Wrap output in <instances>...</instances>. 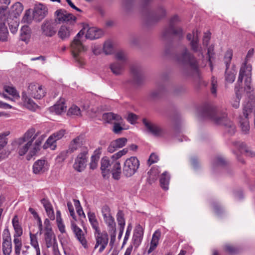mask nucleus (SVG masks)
<instances>
[{
  "label": "nucleus",
  "instance_id": "nucleus-1",
  "mask_svg": "<svg viewBox=\"0 0 255 255\" xmlns=\"http://www.w3.org/2000/svg\"><path fill=\"white\" fill-rule=\"evenodd\" d=\"M203 117L208 119L217 125H223L227 128L228 132L231 134L236 131L235 125L229 120L225 111H222L210 106L203 108L202 111Z\"/></svg>",
  "mask_w": 255,
  "mask_h": 255
},
{
  "label": "nucleus",
  "instance_id": "nucleus-2",
  "mask_svg": "<svg viewBox=\"0 0 255 255\" xmlns=\"http://www.w3.org/2000/svg\"><path fill=\"white\" fill-rule=\"evenodd\" d=\"M40 132H35L34 128H30L28 129L23 136L19 138L15 141L17 145V151L20 155H24L28 150L29 152L33 147V142L39 135Z\"/></svg>",
  "mask_w": 255,
  "mask_h": 255
},
{
  "label": "nucleus",
  "instance_id": "nucleus-3",
  "mask_svg": "<svg viewBox=\"0 0 255 255\" xmlns=\"http://www.w3.org/2000/svg\"><path fill=\"white\" fill-rule=\"evenodd\" d=\"M86 30V27L81 29L75 36L70 45L73 58L80 66L84 64L81 53L87 50V48L83 45L82 41L83 38V36L85 34Z\"/></svg>",
  "mask_w": 255,
  "mask_h": 255
},
{
  "label": "nucleus",
  "instance_id": "nucleus-4",
  "mask_svg": "<svg viewBox=\"0 0 255 255\" xmlns=\"http://www.w3.org/2000/svg\"><path fill=\"white\" fill-rule=\"evenodd\" d=\"M255 107V100L247 102L244 105L243 114L239 117V124L242 131L244 134H248L250 129L249 115L252 113Z\"/></svg>",
  "mask_w": 255,
  "mask_h": 255
},
{
  "label": "nucleus",
  "instance_id": "nucleus-5",
  "mask_svg": "<svg viewBox=\"0 0 255 255\" xmlns=\"http://www.w3.org/2000/svg\"><path fill=\"white\" fill-rule=\"evenodd\" d=\"M175 59L178 63L189 68L194 72L198 73L199 65L197 60L186 47L184 48L181 54L176 55Z\"/></svg>",
  "mask_w": 255,
  "mask_h": 255
},
{
  "label": "nucleus",
  "instance_id": "nucleus-6",
  "mask_svg": "<svg viewBox=\"0 0 255 255\" xmlns=\"http://www.w3.org/2000/svg\"><path fill=\"white\" fill-rule=\"evenodd\" d=\"M180 21L179 17L175 15L172 16L169 23L168 27H166L162 32V36L164 38H167L171 35H176L179 37H182L183 32L181 27L177 25Z\"/></svg>",
  "mask_w": 255,
  "mask_h": 255
},
{
  "label": "nucleus",
  "instance_id": "nucleus-7",
  "mask_svg": "<svg viewBox=\"0 0 255 255\" xmlns=\"http://www.w3.org/2000/svg\"><path fill=\"white\" fill-rule=\"evenodd\" d=\"M252 66L251 64L244 61L241 65L237 82L239 84L242 83L243 79H245V84L249 89H251L252 82Z\"/></svg>",
  "mask_w": 255,
  "mask_h": 255
},
{
  "label": "nucleus",
  "instance_id": "nucleus-8",
  "mask_svg": "<svg viewBox=\"0 0 255 255\" xmlns=\"http://www.w3.org/2000/svg\"><path fill=\"white\" fill-rule=\"evenodd\" d=\"M58 25L56 20L52 18H46L41 24V34L45 37H51L57 32Z\"/></svg>",
  "mask_w": 255,
  "mask_h": 255
},
{
  "label": "nucleus",
  "instance_id": "nucleus-9",
  "mask_svg": "<svg viewBox=\"0 0 255 255\" xmlns=\"http://www.w3.org/2000/svg\"><path fill=\"white\" fill-rule=\"evenodd\" d=\"M139 166L138 159L135 156H131L125 160L123 173L126 177H131L136 172Z\"/></svg>",
  "mask_w": 255,
  "mask_h": 255
},
{
  "label": "nucleus",
  "instance_id": "nucleus-10",
  "mask_svg": "<svg viewBox=\"0 0 255 255\" xmlns=\"http://www.w3.org/2000/svg\"><path fill=\"white\" fill-rule=\"evenodd\" d=\"M88 160V149L83 147L75 158L73 168L78 172L83 171L86 167Z\"/></svg>",
  "mask_w": 255,
  "mask_h": 255
},
{
  "label": "nucleus",
  "instance_id": "nucleus-11",
  "mask_svg": "<svg viewBox=\"0 0 255 255\" xmlns=\"http://www.w3.org/2000/svg\"><path fill=\"white\" fill-rule=\"evenodd\" d=\"M54 19L58 24L61 23L74 24L77 20L75 16L62 8L57 9L54 12Z\"/></svg>",
  "mask_w": 255,
  "mask_h": 255
},
{
  "label": "nucleus",
  "instance_id": "nucleus-12",
  "mask_svg": "<svg viewBox=\"0 0 255 255\" xmlns=\"http://www.w3.org/2000/svg\"><path fill=\"white\" fill-rule=\"evenodd\" d=\"M101 212L105 224L107 225L109 231L115 234L116 224L114 218L112 216L110 208L107 205L101 208Z\"/></svg>",
  "mask_w": 255,
  "mask_h": 255
},
{
  "label": "nucleus",
  "instance_id": "nucleus-13",
  "mask_svg": "<svg viewBox=\"0 0 255 255\" xmlns=\"http://www.w3.org/2000/svg\"><path fill=\"white\" fill-rule=\"evenodd\" d=\"M187 39L190 41L191 50L194 52H199V56L204 58L203 49L199 45L198 31L193 30L192 33H188Z\"/></svg>",
  "mask_w": 255,
  "mask_h": 255
},
{
  "label": "nucleus",
  "instance_id": "nucleus-14",
  "mask_svg": "<svg viewBox=\"0 0 255 255\" xmlns=\"http://www.w3.org/2000/svg\"><path fill=\"white\" fill-rule=\"evenodd\" d=\"M96 243L94 249H97L100 246L99 252L101 253L105 250L109 241L108 235L106 232H101L99 230L94 233Z\"/></svg>",
  "mask_w": 255,
  "mask_h": 255
},
{
  "label": "nucleus",
  "instance_id": "nucleus-15",
  "mask_svg": "<svg viewBox=\"0 0 255 255\" xmlns=\"http://www.w3.org/2000/svg\"><path fill=\"white\" fill-rule=\"evenodd\" d=\"M28 94L36 99H40L45 95L46 92L43 86L38 83H31L28 87Z\"/></svg>",
  "mask_w": 255,
  "mask_h": 255
},
{
  "label": "nucleus",
  "instance_id": "nucleus-16",
  "mask_svg": "<svg viewBox=\"0 0 255 255\" xmlns=\"http://www.w3.org/2000/svg\"><path fill=\"white\" fill-rule=\"evenodd\" d=\"M142 123L144 125L147 132L155 136H161L164 133L163 129L158 125L154 124L146 119L142 120Z\"/></svg>",
  "mask_w": 255,
  "mask_h": 255
},
{
  "label": "nucleus",
  "instance_id": "nucleus-17",
  "mask_svg": "<svg viewBox=\"0 0 255 255\" xmlns=\"http://www.w3.org/2000/svg\"><path fill=\"white\" fill-rule=\"evenodd\" d=\"M2 252L4 255H10L12 251L10 234L8 228H5L2 233Z\"/></svg>",
  "mask_w": 255,
  "mask_h": 255
},
{
  "label": "nucleus",
  "instance_id": "nucleus-18",
  "mask_svg": "<svg viewBox=\"0 0 255 255\" xmlns=\"http://www.w3.org/2000/svg\"><path fill=\"white\" fill-rule=\"evenodd\" d=\"M225 57L227 58L225 62L226 66V70L225 71V79L227 82L232 83L235 81L236 75V72L235 69H229V67L230 66V62L232 57V53L230 52H228L226 54Z\"/></svg>",
  "mask_w": 255,
  "mask_h": 255
},
{
  "label": "nucleus",
  "instance_id": "nucleus-19",
  "mask_svg": "<svg viewBox=\"0 0 255 255\" xmlns=\"http://www.w3.org/2000/svg\"><path fill=\"white\" fill-rule=\"evenodd\" d=\"M48 14V9L46 6L42 4L39 3L35 5L33 11V18L37 22H40Z\"/></svg>",
  "mask_w": 255,
  "mask_h": 255
},
{
  "label": "nucleus",
  "instance_id": "nucleus-20",
  "mask_svg": "<svg viewBox=\"0 0 255 255\" xmlns=\"http://www.w3.org/2000/svg\"><path fill=\"white\" fill-rule=\"evenodd\" d=\"M130 70L133 76V83L136 86L142 84L144 81V77L141 67L137 65H132L130 68Z\"/></svg>",
  "mask_w": 255,
  "mask_h": 255
},
{
  "label": "nucleus",
  "instance_id": "nucleus-21",
  "mask_svg": "<svg viewBox=\"0 0 255 255\" xmlns=\"http://www.w3.org/2000/svg\"><path fill=\"white\" fill-rule=\"evenodd\" d=\"M71 229L74 233L76 239L82 244L84 248H87V242L83 231L76 225L74 221H71Z\"/></svg>",
  "mask_w": 255,
  "mask_h": 255
},
{
  "label": "nucleus",
  "instance_id": "nucleus-22",
  "mask_svg": "<svg viewBox=\"0 0 255 255\" xmlns=\"http://www.w3.org/2000/svg\"><path fill=\"white\" fill-rule=\"evenodd\" d=\"M83 147H87L83 145V138L81 136H78L73 139L70 142L68 151L71 153H73L78 150L81 151Z\"/></svg>",
  "mask_w": 255,
  "mask_h": 255
},
{
  "label": "nucleus",
  "instance_id": "nucleus-23",
  "mask_svg": "<svg viewBox=\"0 0 255 255\" xmlns=\"http://www.w3.org/2000/svg\"><path fill=\"white\" fill-rule=\"evenodd\" d=\"M128 141L126 137H121L111 142L108 147V151L110 153H113L118 149L122 148L126 145Z\"/></svg>",
  "mask_w": 255,
  "mask_h": 255
},
{
  "label": "nucleus",
  "instance_id": "nucleus-24",
  "mask_svg": "<svg viewBox=\"0 0 255 255\" xmlns=\"http://www.w3.org/2000/svg\"><path fill=\"white\" fill-rule=\"evenodd\" d=\"M166 91L164 86H161L157 89L151 90L148 94V99L149 101H156L162 98Z\"/></svg>",
  "mask_w": 255,
  "mask_h": 255
},
{
  "label": "nucleus",
  "instance_id": "nucleus-25",
  "mask_svg": "<svg viewBox=\"0 0 255 255\" xmlns=\"http://www.w3.org/2000/svg\"><path fill=\"white\" fill-rule=\"evenodd\" d=\"M233 145L237 147L240 151L242 153H245L247 156L249 157H254L255 156V153L247 145L243 142L235 141L232 142Z\"/></svg>",
  "mask_w": 255,
  "mask_h": 255
},
{
  "label": "nucleus",
  "instance_id": "nucleus-26",
  "mask_svg": "<svg viewBox=\"0 0 255 255\" xmlns=\"http://www.w3.org/2000/svg\"><path fill=\"white\" fill-rule=\"evenodd\" d=\"M143 236V229L140 225L137 226L134 230L132 237V242L135 248L138 247L140 245Z\"/></svg>",
  "mask_w": 255,
  "mask_h": 255
},
{
  "label": "nucleus",
  "instance_id": "nucleus-27",
  "mask_svg": "<svg viewBox=\"0 0 255 255\" xmlns=\"http://www.w3.org/2000/svg\"><path fill=\"white\" fill-rule=\"evenodd\" d=\"M103 32L101 30L96 27H90L86 30V38L91 40L97 39L102 35Z\"/></svg>",
  "mask_w": 255,
  "mask_h": 255
},
{
  "label": "nucleus",
  "instance_id": "nucleus-28",
  "mask_svg": "<svg viewBox=\"0 0 255 255\" xmlns=\"http://www.w3.org/2000/svg\"><path fill=\"white\" fill-rule=\"evenodd\" d=\"M47 170L46 161L44 160H38L33 165V171L35 174H41Z\"/></svg>",
  "mask_w": 255,
  "mask_h": 255
},
{
  "label": "nucleus",
  "instance_id": "nucleus-29",
  "mask_svg": "<svg viewBox=\"0 0 255 255\" xmlns=\"http://www.w3.org/2000/svg\"><path fill=\"white\" fill-rule=\"evenodd\" d=\"M112 166L111 172L113 177L116 180H119L120 178L121 171V166L119 161L113 160L111 163Z\"/></svg>",
  "mask_w": 255,
  "mask_h": 255
},
{
  "label": "nucleus",
  "instance_id": "nucleus-30",
  "mask_svg": "<svg viewBox=\"0 0 255 255\" xmlns=\"http://www.w3.org/2000/svg\"><path fill=\"white\" fill-rule=\"evenodd\" d=\"M44 238L46 247L47 248L51 247L53 243L56 241V239L51 228H48L47 227L46 228Z\"/></svg>",
  "mask_w": 255,
  "mask_h": 255
},
{
  "label": "nucleus",
  "instance_id": "nucleus-31",
  "mask_svg": "<svg viewBox=\"0 0 255 255\" xmlns=\"http://www.w3.org/2000/svg\"><path fill=\"white\" fill-rule=\"evenodd\" d=\"M125 64L115 61L111 63L110 65V68L113 73L116 75L122 74L124 71Z\"/></svg>",
  "mask_w": 255,
  "mask_h": 255
},
{
  "label": "nucleus",
  "instance_id": "nucleus-32",
  "mask_svg": "<svg viewBox=\"0 0 255 255\" xmlns=\"http://www.w3.org/2000/svg\"><path fill=\"white\" fill-rule=\"evenodd\" d=\"M103 119L108 123H112L113 121L120 122L123 120L122 117L112 112L104 113L102 116Z\"/></svg>",
  "mask_w": 255,
  "mask_h": 255
},
{
  "label": "nucleus",
  "instance_id": "nucleus-33",
  "mask_svg": "<svg viewBox=\"0 0 255 255\" xmlns=\"http://www.w3.org/2000/svg\"><path fill=\"white\" fill-rule=\"evenodd\" d=\"M160 236V231L159 230H156L152 237V239L150 242V248L148 250V254L152 252L156 249L158 244Z\"/></svg>",
  "mask_w": 255,
  "mask_h": 255
},
{
  "label": "nucleus",
  "instance_id": "nucleus-34",
  "mask_svg": "<svg viewBox=\"0 0 255 255\" xmlns=\"http://www.w3.org/2000/svg\"><path fill=\"white\" fill-rule=\"evenodd\" d=\"M166 11L163 6H159L149 16L150 18L153 21H158L165 16Z\"/></svg>",
  "mask_w": 255,
  "mask_h": 255
},
{
  "label": "nucleus",
  "instance_id": "nucleus-35",
  "mask_svg": "<svg viewBox=\"0 0 255 255\" xmlns=\"http://www.w3.org/2000/svg\"><path fill=\"white\" fill-rule=\"evenodd\" d=\"M71 29L66 25H62L58 31V35L62 40L68 39L71 34Z\"/></svg>",
  "mask_w": 255,
  "mask_h": 255
},
{
  "label": "nucleus",
  "instance_id": "nucleus-36",
  "mask_svg": "<svg viewBox=\"0 0 255 255\" xmlns=\"http://www.w3.org/2000/svg\"><path fill=\"white\" fill-rule=\"evenodd\" d=\"M30 37V29L27 25H23L21 28L20 39L27 43Z\"/></svg>",
  "mask_w": 255,
  "mask_h": 255
},
{
  "label": "nucleus",
  "instance_id": "nucleus-37",
  "mask_svg": "<svg viewBox=\"0 0 255 255\" xmlns=\"http://www.w3.org/2000/svg\"><path fill=\"white\" fill-rule=\"evenodd\" d=\"M87 216L93 229H94L95 232L100 230L99 227V223L96 218L95 214L93 212H89L87 213Z\"/></svg>",
  "mask_w": 255,
  "mask_h": 255
},
{
  "label": "nucleus",
  "instance_id": "nucleus-38",
  "mask_svg": "<svg viewBox=\"0 0 255 255\" xmlns=\"http://www.w3.org/2000/svg\"><path fill=\"white\" fill-rule=\"evenodd\" d=\"M170 180V176L167 171L163 172L160 178L161 187L165 190L168 189V184Z\"/></svg>",
  "mask_w": 255,
  "mask_h": 255
},
{
  "label": "nucleus",
  "instance_id": "nucleus-39",
  "mask_svg": "<svg viewBox=\"0 0 255 255\" xmlns=\"http://www.w3.org/2000/svg\"><path fill=\"white\" fill-rule=\"evenodd\" d=\"M12 224L15 232L13 236L20 237L22 235L23 231L16 216L12 219Z\"/></svg>",
  "mask_w": 255,
  "mask_h": 255
},
{
  "label": "nucleus",
  "instance_id": "nucleus-40",
  "mask_svg": "<svg viewBox=\"0 0 255 255\" xmlns=\"http://www.w3.org/2000/svg\"><path fill=\"white\" fill-rule=\"evenodd\" d=\"M66 106L63 102H59L51 108V110L57 115H60L66 111Z\"/></svg>",
  "mask_w": 255,
  "mask_h": 255
},
{
  "label": "nucleus",
  "instance_id": "nucleus-41",
  "mask_svg": "<svg viewBox=\"0 0 255 255\" xmlns=\"http://www.w3.org/2000/svg\"><path fill=\"white\" fill-rule=\"evenodd\" d=\"M8 32L5 23L0 22V40L6 41L8 38Z\"/></svg>",
  "mask_w": 255,
  "mask_h": 255
},
{
  "label": "nucleus",
  "instance_id": "nucleus-42",
  "mask_svg": "<svg viewBox=\"0 0 255 255\" xmlns=\"http://www.w3.org/2000/svg\"><path fill=\"white\" fill-rule=\"evenodd\" d=\"M110 165V161L107 157H104L101 159V169L102 171L103 174H104V173L109 172L110 169H108V168ZM103 176H105V175L103 174Z\"/></svg>",
  "mask_w": 255,
  "mask_h": 255
},
{
  "label": "nucleus",
  "instance_id": "nucleus-43",
  "mask_svg": "<svg viewBox=\"0 0 255 255\" xmlns=\"http://www.w3.org/2000/svg\"><path fill=\"white\" fill-rule=\"evenodd\" d=\"M3 89L5 92L11 95L13 97V99H17L20 97L18 93L13 87L4 86Z\"/></svg>",
  "mask_w": 255,
  "mask_h": 255
},
{
  "label": "nucleus",
  "instance_id": "nucleus-44",
  "mask_svg": "<svg viewBox=\"0 0 255 255\" xmlns=\"http://www.w3.org/2000/svg\"><path fill=\"white\" fill-rule=\"evenodd\" d=\"M22 98L28 108L33 109L37 106L33 100L29 98L25 94L22 93Z\"/></svg>",
  "mask_w": 255,
  "mask_h": 255
},
{
  "label": "nucleus",
  "instance_id": "nucleus-45",
  "mask_svg": "<svg viewBox=\"0 0 255 255\" xmlns=\"http://www.w3.org/2000/svg\"><path fill=\"white\" fill-rule=\"evenodd\" d=\"M115 58L117 60L116 61L125 64L127 60L126 53L122 50L119 51L115 54Z\"/></svg>",
  "mask_w": 255,
  "mask_h": 255
},
{
  "label": "nucleus",
  "instance_id": "nucleus-46",
  "mask_svg": "<svg viewBox=\"0 0 255 255\" xmlns=\"http://www.w3.org/2000/svg\"><path fill=\"white\" fill-rule=\"evenodd\" d=\"M104 52L106 55L111 54L113 52V47L112 43L111 41H106L103 46Z\"/></svg>",
  "mask_w": 255,
  "mask_h": 255
},
{
  "label": "nucleus",
  "instance_id": "nucleus-47",
  "mask_svg": "<svg viewBox=\"0 0 255 255\" xmlns=\"http://www.w3.org/2000/svg\"><path fill=\"white\" fill-rule=\"evenodd\" d=\"M117 220L120 228H125V220L124 218V214L122 211L119 210L117 213Z\"/></svg>",
  "mask_w": 255,
  "mask_h": 255
},
{
  "label": "nucleus",
  "instance_id": "nucleus-48",
  "mask_svg": "<svg viewBox=\"0 0 255 255\" xmlns=\"http://www.w3.org/2000/svg\"><path fill=\"white\" fill-rule=\"evenodd\" d=\"M42 140L38 137L35 141V143L33 144V147L30 151V155L32 156L39 150V146L42 143Z\"/></svg>",
  "mask_w": 255,
  "mask_h": 255
},
{
  "label": "nucleus",
  "instance_id": "nucleus-49",
  "mask_svg": "<svg viewBox=\"0 0 255 255\" xmlns=\"http://www.w3.org/2000/svg\"><path fill=\"white\" fill-rule=\"evenodd\" d=\"M226 161L221 156H218L215 158L213 161L212 164L214 167L222 166L226 164Z\"/></svg>",
  "mask_w": 255,
  "mask_h": 255
},
{
  "label": "nucleus",
  "instance_id": "nucleus-50",
  "mask_svg": "<svg viewBox=\"0 0 255 255\" xmlns=\"http://www.w3.org/2000/svg\"><path fill=\"white\" fill-rule=\"evenodd\" d=\"M128 152V149L127 148L118 151V152L114 154L111 156L112 160L118 161V159L122 157L123 156L126 155Z\"/></svg>",
  "mask_w": 255,
  "mask_h": 255
},
{
  "label": "nucleus",
  "instance_id": "nucleus-51",
  "mask_svg": "<svg viewBox=\"0 0 255 255\" xmlns=\"http://www.w3.org/2000/svg\"><path fill=\"white\" fill-rule=\"evenodd\" d=\"M68 115L73 116H80L81 110L76 105L72 106L68 111Z\"/></svg>",
  "mask_w": 255,
  "mask_h": 255
},
{
  "label": "nucleus",
  "instance_id": "nucleus-52",
  "mask_svg": "<svg viewBox=\"0 0 255 255\" xmlns=\"http://www.w3.org/2000/svg\"><path fill=\"white\" fill-rule=\"evenodd\" d=\"M99 156L98 155H93L91 158V162L90 163V169L94 170L98 166V162L99 159Z\"/></svg>",
  "mask_w": 255,
  "mask_h": 255
},
{
  "label": "nucleus",
  "instance_id": "nucleus-53",
  "mask_svg": "<svg viewBox=\"0 0 255 255\" xmlns=\"http://www.w3.org/2000/svg\"><path fill=\"white\" fill-rule=\"evenodd\" d=\"M30 244L35 249L39 250L38 243L37 240L36 235L30 233Z\"/></svg>",
  "mask_w": 255,
  "mask_h": 255
},
{
  "label": "nucleus",
  "instance_id": "nucleus-54",
  "mask_svg": "<svg viewBox=\"0 0 255 255\" xmlns=\"http://www.w3.org/2000/svg\"><path fill=\"white\" fill-rule=\"evenodd\" d=\"M123 121H121L120 122H115L114 123L113 131L116 134H119L121 133V131L124 130V128H123L121 125L122 124Z\"/></svg>",
  "mask_w": 255,
  "mask_h": 255
},
{
  "label": "nucleus",
  "instance_id": "nucleus-55",
  "mask_svg": "<svg viewBox=\"0 0 255 255\" xmlns=\"http://www.w3.org/2000/svg\"><path fill=\"white\" fill-rule=\"evenodd\" d=\"M30 10L28 9L25 11V13L23 17L22 21L27 24H30L32 22L33 17H32L30 15Z\"/></svg>",
  "mask_w": 255,
  "mask_h": 255
},
{
  "label": "nucleus",
  "instance_id": "nucleus-56",
  "mask_svg": "<svg viewBox=\"0 0 255 255\" xmlns=\"http://www.w3.org/2000/svg\"><path fill=\"white\" fill-rule=\"evenodd\" d=\"M225 250L231 255H235L239 252V248L233 246L227 245L225 247Z\"/></svg>",
  "mask_w": 255,
  "mask_h": 255
},
{
  "label": "nucleus",
  "instance_id": "nucleus-57",
  "mask_svg": "<svg viewBox=\"0 0 255 255\" xmlns=\"http://www.w3.org/2000/svg\"><path fill=\"white\" fill-rule=\"evenodd\" d=\"M218 87L217 81L214 76L211 78V91L212 94L216 95L217 93V88Z\"/></svg>",
  "mask_w": 255,
  "mask_h": 255
},
{
  "label": "nucleus",
  "instance_id": "nucleus-58",
  "mask_svg": "<svg viewBox=\"0 0 255 255\" xmlns=\"http://www.w3.org/2000/svg\"><path fill=\"white\" fill-rule=\"evenodd\" d=\"M13 11L15 12V14H19L21 13L23 8L20 2H17L12 5Z\"/></svg>",
  "mask_w": 255,
  "mask_h": 255
},
{
  "label": "nucleus",
  "instance_id": "nucleus-59",
  "mask_svg": "<svg viewBox=\"0 0 255 255\" xmlns=\"http://www.w3.org/2000/svg\"><path fill=\"white\" fill-rule=\"evenodd\" d=\"M18 22L16 20H12L9 23V27L11 33L17 32L18 27Z\"/></svg>",
  "mask_w": 255,
  "mask_h": 255
},
{
  "label": "nucleus",
  "instance_id": "nucleus-60",
  "mask_svg": "<svg viewBox=\"0 0 255 255\" xmlns=\"http://www.w3.org/2000/svg\"><path fill=\"white\" fill-rule=\"evenodd\" d=\"M41 203L43 205L46 212L53 209L51 204L47 199H42L41 200Z\"/></svg>",
  "mask_w": 255,
  "mask_h": 255
},
{
  "label": "nucleus",
  "instance_id": "nucleus-61",
  "mask_svg": "<svg viewBox=\"0 0 255 255\" xmlns=\"http://www.w3.org/2000/svg\"><path fill=\"white\" fill-rule=\"evenodd\" d=\"M56 141V140L54 138L52 135H51L47 139L46 143L43 145V147L44 148H46L49 146H53Z\"/></svg>",
  "mask_w": 255,
  "mask_h": 255
},
{
  "label": "nucleus",
  "instance_id": "nucleus-62",
  "mask_svg": "<svg viewBox=\"0 0 255 255\" xmlns=\"http://www.w3.org/2000/svg\"><path fill=\"white\" fill-rule=\"evenodd\" d=\"M159 160L158 156L154 153H152L150 154L149 159L147 161V164L149 166L151 164L156 163Z\"/></svg>",
  "mask_w": 255,
  "mask_h": 255
},
{
  "label": "nucleus",
  "instance_id": "nucleus-63",
  "mask_svg": "<svg viewBox=\"0 0 255 255\" xmlns=\"http://www.w3.org/2000/svg\"><path fill=\"white\" fill-rule=\"evenodd\" d=\"M211 38V33L209 31H207L204 33V35L203 37L202 44L204 46H207L208 45L209 42Z\"/></svg>",
  "mask_w": 255,
  "mask_h": 255
},
{
  "label": "nucleus",
  "instance_id": "nucleus-64",
  "mask_svg": "<svg viewBox=\"0 0 255 255\" xmlns=\"http://www.w3.org/2000/svg\"><path fill=\"white\" fill-rule=\"evenodd\" d=\"M65 130L63 129L60 130L57 132H54L52 134L54 138L57 141L61 139L65 134Z\"/></svg>",
  "mask_w": 255,
  "mask_h": 255
}]
</instances>
